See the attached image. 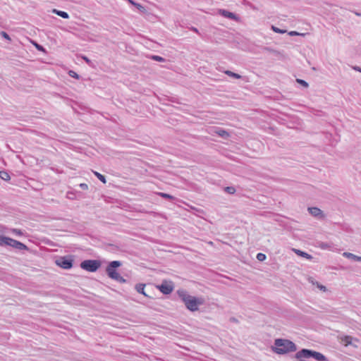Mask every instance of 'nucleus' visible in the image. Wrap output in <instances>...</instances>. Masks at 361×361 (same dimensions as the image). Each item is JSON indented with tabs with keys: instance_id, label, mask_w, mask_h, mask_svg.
<instances>
[{
	"instance_id": "34",
	"label": "nucleus",
	"mask_w": 361,
	"mask_h": 361,
	"mask_svg": "<svg viewBox=\"0 0 361 361\" xmlns=\"http://www.w3.org/2000/svg\"><path fill=\"white\" fill-rule=\"evenodd\" d=\"M78 186L83 190H86L88 189V185L86 183H80L78 185Z\"/></svg>"
},
{
	"instance_id": "3",
	"label": "nucleus",
	"mask_w": 361,
	"mask_h": 361,
	"mask_svg": "<svg viewBox=\"0 0 361 361\" xmlns=\"http://www.w3.org/2000/svg\"><path fill=\"white\" fill-rule=\"evenodd\" d=\"M295 358H313L317 361H326V357L322 353L307 348H302L295 354Z\"/></svg>"
},
{
	"instance_id": "10",
	"label": "nucleus",
	"mask_w": 361,
	"mask_h": 361,
	"mask_svg": "<svg viewBox=\"0 0 361 361\" xmlns=\"http://www.w3.org/2000/svg\"><path fill=\"white\" fill-rule=\"evenodd\" d=\"M308 211L312 216L317 217L319 219H324L325 216L323 212L318 207H308Z\"/></svg>"
},
{
	"instance_id": "25",
	"label": "nucleus",
	"mask_w": 361,
	"mask_h": 361,
	"mask_svg": "<svg viewBox=\"0 0 361 361\" xmlns=\"http://www.w3.org/2000/svg\"><path fill=\"white\" fill-rule=\"evenodd\" d=\"M224 191L226 192L228 194H234L235 192V188L233 186H227L224 188Z\"/></svg>"
},
{
	"instance_id": "13",
	"label": "nucleus",
	"mask_w": 361,
	"mask_h": 361,
	"mask_svg": "<svg viewBox=\"0 0 361 361\" xmlns=\"http://www.w3.org/2000/svg\"><path fill=\"white\" fill-rule=\"evenodd\" d=\"M128 1L130 4L133 5L134 6H135L140 13H145L147 12V10H146L145 7L143 6L142 5H141L140 4L137 3V2H135L133 0H128Z\"/></svg>"
},
{
	"instance_id": "20",
	"label": "nucleus",
	"mask_w": 361,
	"mask_h": 361,
	"mask_svg": "<svg viewBox=\"0 0 361 361\" xmlns=\"http://www.w3.org/2000/svg\"><path fill=\"white\" fill-rule=\"evenodd\" d=\"M93 173L94 174V176L101 181L103 183H106V177L105 176L99 173V172L97 171H93Z\"/></svg>"
},
{
	"instance_id": "11",
	"label": "nucleus",
	"mask_w": 361,
	"mask_h": 361,
	"mask_svg": "<svg viewBox=\"0 0 361 361\" xmlns=\"http://www.w3.org/2000/svg\"><path fill=\"white\" fill-rule=\"evenodd\" d=\"M146 286V284L145 283H137L135 286V289L136 290V291L142 295H143L144 296L147 297V298H150L151 297L149 296L145 290V288Z\"/></svg>"
},
{
	"instance_id": "15",
	"label": "nucleus",
	"mask_w": 361,
	"mask_h": 361,
	"mask_svg": "<svg viewBox=\"0 0 361 361\" xmlns=\"http://www.w3.org/2000/svg\"><path fill=\"white\" fill-rule=\"evenodd\" d=\"M343 256L346 257L347 258L353 260L355 262H361V257L357 256L353 253L350 252H344Z\"/></svg>"
},
{
	"instance_id": "14",
	"label": "nucleus",
	"mask_w": 361,
	"mask_h": 361,
	"mask_svg": "<svg viewBox=\"0 0 361 361\" xmlns=\"http://www.w3.org/2000/svg\"><path fill=\"white\" fill-rule=\"evenodd\" d=\"M52 13L56 14L57 16L64 18V19H68L69 15L67 12L57 10L56 8L52 10Z\"/></svg>"
},
{
	"instance_id": "32",
	"label": "nucleus",
	"mask_w": 361,
	"mask_h": 361,
	"mask_svg": "<svg viewBox=\"0 0 361 361\" xmlns=\"http://www.w3.org/2000/svg\"><path fill=\"white\" fill-rule=\"evenodd\" d=\"M11 232L17 235H23V232L22 230L20 229H18V228H12L11 229Z\"/></svg>"
},
{
	"instance_id": "8",
	"label": "nucleus",
	"mask_w": 361,
	"mask_h": 361,
	"mask_svg": "<svg viewBox=\"0 0 361 361\" xmlns=\"http://www.w3.org/2000/svg\"><path fill=\"white\" fill-rule=\"evenodd\" d=\"M157 288L164 295L171 294L174 289L173 282L167 281H163L160 285L157 286Z\"/></svg>"
},
{
	"instance_id": "27",
	"label": "nucleus",
	"mask_w": 361,
	"mask_h": 361,
	"mask_svg": "<svg viewBox=\"0 0 361 361\" xmlns=\"http://www.w3.org/2000/svg\"><path fill=\"white\" fill-rule=\"evenodd\" d=\"M296 82L305 88H307L309 87V84L305 80H304L302 79L298 78V79H296Z\"/></svg>"
},
{
	"instance_id": "19",
	"label": "nucleus",
	"mask_w": 361,
	"mask_h": 361,
	"mask_svg": "<svg viewBox=\"0 0 361 361\" xmlns=\"http://www.w3.org/2000/svg\"><path fill=\"white\" fill-rule=\"evenodd\" d=\"M0 178L4 180H9L11 179L9 173L6 171H0Z\"/></svg>"
},
{
	"instance_id": "6",
	"label": "nucleus",
	"mask_w": 361,
	"mask_h": 361,
	"mask_svg": "<svg viewBox=\"0 0 361 361\" xmlns=\"http://www.w3.org/2000/svg\"><path fill=\"white\" fill-rule=\"evenodd\" d=\"M123 264L122 262L118 260H114L109 262L106 267V274L111 279H114L119 273L117 269Z\"/></svg>"
},
{
	"instance_id": "43",
	"label": "nucleus",
	"mask_w": 361,
	"mask_h": 361,
	"mask_svg": "<svg viewBox=\"0 0 361 361\" xmlns=\"http://www.w3.org/2000/svg\"><path fill=\"white\" fill-rule=\"evenodd\" d=\"M68 195H74V194L73 192H68Z\"/></svg>"
},
{
	"instance_id": "5",
	"label": "nucleus",
	"mask_w": 361,
	"mask_h": 361,
	"mask_svg": "<svg viewBox=\"0 0 361 361\" xmlns=\"http://www.w3.org/2000/svg\"><path fill=\"white\" fill-rule=\"evenodd\" d=\"M81 269L89 272L97 271L102 266V262L99 259H85L80 264Z\"/></svg>"
},
{
	"instance_id": "38",
	"label": "nucleus",
	"mask_w": 361,
	"mask_h": 361,
	"mask_svg": "<svg viewBox=\"0 0 361 361\" xmlns=\"http://www.w3.org/2000/svg\"><path fill=\"white\" fill-rule=\"evenodd\" d=\"M230 322H234V323H238V320L235 317H231L230 318Z\"/></svg>"
},
{
	"instance_id": "16",
	"label": "nucleus",
	"mask_w": 361,
	"mask_h": 361,
	"mask_svg": "<svg viewBox=\"0 0 361 361\" xmlns=\"http://www.w3.org/2000/svg\"><path fill=\"white\" fill-rule=\"evenodd\" d=\"M317 247H319V248H321L322 250H329L332 247V244H329L328 243H324V242H321V241L317 242Z\"/></svg>"
},
{
	"instance_id": "29",
	"label": "nucleus",
	"mask_w": 361,
	"mask_h": 361,
	"mask_svg": "<svg viewBox=\"0 0 361 361\" xmlns=\"http://www.w3.org/2000/svg\"><path fill=\"white\" fill-rule=\"evenodd\" d=\"M114 281H116L121 283H125L127 282V280L125 279L123 276H121L120 274H118L114 279Z\"/></svg>"
},
{
	"instance_id": "4",
	"label": "nucleus",
	"mask_w": 361,
	"mask_h": 361,
	"mask_svg": "<svg viewBox=\"0 0 361 361\" xmlns=\"http://www.w3.org/2000/svg\"><path fill=\"white\" fill-rule=\"evenodd\" d=\"M0 246H9L18 250H29V247L25 244L3 235H0Z\"/></svg>"
},
{
	"instance_id": "31",
	"label": "nucleus",
	"mask_w": 361,
	"mask_h": 361,
	"mask_svg": "<svg viewBox=\"0 0 361 361\" xmlns=\"http://www.w3.org/2000/svg\"><path fill=\"white\" fill-rule=\"evenodd\" d=\"M33 44L35 45V48L38 51H42V52H45L46 51L44 47L42 45H41V44H38L37 42H34Z\"/></svg>"
},
{
	"instance_id": "2",
	"label": "nucleus",
	"mask_w": 361,
	"mask_h": 361,
	"mask_svg": "<svg viewBox=\"0 0 361 361\" xmlns=\"http://www.w3.org/2000/svg\"><path fill=\"white\" fill-rule=\"evenodd\" d=\"M274 353L278 355H284L297 350V345L293 341L285 338H276L274 346L271 347Z\"/></svg>"
},
{
	"instance_id": "7",
	"label": "nucleus",
	"mask_w": 361,
	"mask_h": 361,
	"mask_svg": "<svg viewBox=\"0 0 361 361\" xmlns=\"http://www.w3.org/2000/svg\"><path fill=\"white\" fill-rule=\"evenodd\" d=\"M74 259L73 255H66L59 257L56 261V264L63 269H71L73 266Z\"/></svg>"
},
{
	"instance_id": "24",
	"label": "nucleus",
	"mask_w": 361,
	"mask_h": 361,
	"mask_svg": "<svg viewBox=\"0 0 361 361\" xmlns=\"http://www.w3.org/2000/svg\"><path fill=\"white\" fill-rule=\"evenodd\" d=\"M271 30L276 33L284 34L286 32V30L280 29L274 25H271Z\"/></svg>"
},
{
	"instance_id": "22",
	"label": "nucleus",
	"mask_w": 361,
	"mask_h": 361,
	"mask_svg": "<svg viewBox=\"0 0 361 361\" xmlns=\"http://www.w3.org/2000/svg\"><path fill=\"white\" fill-rule=\"evenodd\" d=\"M311 282H312V284H314H314H316L317 287L320 290H322V291H323V292H326V291L327 290L326 287L325 286H324V285H322V284L319 283V282L316 281V282L314 283L313 281H312Z\"/></svg>"
},
{
	"instance_id": "26",
	"label": "nucleus",
	"mask_w": 361,
	"mask_h": 361,
	"mask_svg": "<svg viewBox=\"0 0 361 361\" xmlns=\"http://www.w3.org/2000/svg\"><path fill=\"white\" fill-rule=\"evenodd\" d=\"M68 75L71 78H73L77 80H79L80 78V76L76 72H75L74 71H72V70L68 71Z\"/></svg>"
},
{
	"instance_id": "1",
	"label": "nucleus",
	"mask_w": 361,
	"mask_h": 361,
	"mask_svg": "<svg viewBox=\"0 0 361 361\" xmlns=\"http://www.w3.org/2000/svg\"><path fill=\"white\" fill-rule=\"evenodd\" d=\"M177 294L185 304L186 308L191 312L198 310L199 305H202L204 303V299L202 298L190 295L185 290H178Z\"/></svg>"
},
{
	"instance_id": "28",
	"label": "nucleus",
	"mask_w": 361,
	"mask_h": 361,
	"mask_svg": "<svg viewBox=\"0 0 361 361\" xmlns=\"http://www.w3.org/2000/svg\"><path fill=\"white\" fill-rule=\"evenodd\" d=\"M256 257H257V260H259V262H263L266 259L267 256L264 253L259 252V253H257Z\"/></svg>"
},
{
	"instance_id": "21",
	"label": "nucleus",
	"mask_w": 361,
	"mask_h": 361,
	"mask_svg": "<svg viewBox=\"0 0 361 361\" xmlns=\"http://www.w3.org/2000/svg\"><path fill=\"white\" fill-rule=\"evenodd\" d=\"M158 195L164 199H167V200H174L175 199V197L173 196H172L171 195L165 193V192H160L158 193Z\"/></svg>"
},
{
	"instance_id": "17",
	"label": "nucleus",
	"mask_w": 361,
	"mask_h": 361,
	"mask_svg": "<svg viewBox=\"0 0 361 361\" xmlns=\"http://www.w3.org/2000/svg\"><path fill=\"white\" fill-rule=\"evenodd\" d=\"M216 133L219 136H220L221 137L224 138V139H226L229 137V133L226 130L221 129V128L218 129L216 131Z\"/></svg>"
},
{
	"instance_id": "39",
	"label": "nucleus",
	"mask_w": 361,
	"mask_h": 361,
	"mask_svg": "<svg viewBox=\"0 0 361 361\" xmlns=\"http://www.w3.org/2000/svg\"><path fill=\"white\" fill-rule=\"evenodd\" d=\"M190 30L199 34V30H197V28H196L195 27H191Z\"/></svg>"
},
{
	"instance_id": "36",
	"label": "nucleus",
	"mask_w": 361,
	"mask_h": 361,
	"mask_svg": "<svg viewBox=\"0 0 361 361\" xmlns=\"http://www.w3.org/2000/svg\"><path fill=\"white\" fill-rule=\"evenodd\" d=\"M82 59L89 65H90L92 63L91 60L86 56H83Z\"/></svg>"
},
{
	"instance_id": "9",
	"label": "nucleus",
	"mask_w": 361,
	"mask_h": 361,
	"mask_svg": "<svg viewBox=\"0 0 361 361\" xmlns=\"http://www.w3.org/2000/svg\"><path fill=\"white\" fill-rule=\"evenodd\" d=\"M218 13L224 18L233 20L236 22L240 21V17L238 15L226 9H219Z\"/></svg>"
},
{
	"instance_id": "37",
	"label": "nucleus",
	"mask_w": 361,
	"mask_h": 361,
	"mask_svg": "<svg viewBox=\"0 0 361 361\" xmlns=\"http://www.w3.org/2000/svg\"><path fill=\"white\" fill-rule=\"evenodd\" d=\"M352 68L356 71L361 72V68L360 66H352Z\"/></svg>"
},
{
	"instance_id": "35",
	"label": "nucleus",
	"mask_w": 361,
	"mask_h": 361,
	"mask_svg": "<svg viewBox=\"0 0 361 361\" xmlns=\"http://www.w3.org/2000/svg\"><path fill=\"white\" fill-rule=\"evenodd\" d=\"M288 35L290 36L303 35V34H300V33L298 32L297 31H290L288 32Z\"/></svg>"
},
{
	"instance_id": "40",
	"label": "nucleus",
	"mask_w": 361,
	"mask_h": 361,
	"mask_svg": "<svg viewBox=\"0 0 361 361\" xmlns=\"http://www.w3.org/2000/svg\"><path fill=\"white\" fill-rule=\"evenodd\" d=\"M109 247H111L113 250L118 249V246L114 245V244H109Z\"/></svg>"
},
{
	"instance_id": "33",
	"label": "nucleus",
	"mask_w": 361,
	"mask_h": 361,
	"mask_svg": "<svg viewBox=\"0 0 361 361\" xmlns=\"http://www.w3.org/2000/svg\"><path fill=\"white\" fill-rule=\"evenodd\" d=\"M263 50L264 51H269V52H271V53H274L275 54H278L279 52L274 49H273L272 48L269 47H264L263 48Z\"/></svg>"
},
{
	"instance_id": "18",
	"label": "nucleus",
	"mask_w": 361,
	"mask_h": 361,
	"mask_svg": "<svg viewBox=\"0 0 361 361\" xmlns=\"http://www.w3.org/2000/svg\"><path fill=\"white\" fill-rule=\"evenodd\" d=\"M224 73L231 78H233L235 79H240L242 78V76L240 75H239L238 73H234V72H232L231 71H224Z\"/></svg>"
},
{
	"instance_id": "23",
	"label": "nucleus",
	"mask_w": 361,
	"mask_h": 361,
	"mask_svg": "<svg viewBox=\"0 0 361 361\" xmlns=\"http://www.w3.org/2000/svg\"><path fill=\"white\" fill-rule=\"evenodd\" d=\"M150 58L154 60V61H159V62H164L166 61V59L160 56H158V55H152L150 56Z\"/></svg>"
},
{
	"instance_id": "41",
	"label": "nucleus",
	"mask_w": 361,
	"mask_h": 361,
	"mask_svg": "<svg viewBox=\"0 0 361 361\" xmlns=\"http://www.w3.org/2000/svg\"><path fill=\"white\" fill-rule=\"evenodd\" d=\"M354 13L357 16H361V13H359V12H357V11H355Z\"/></svg>"
},
{
	"instance_id": "12",
	"label": "nucleus",
	"mask_w": 361,
	"mask_h": 361,
	"mask_svg": "<svg viewBox=\"0 0 361 361\" xmlns=\"http://www.w3.org/2000/svg\"><path fill=\"white\" fill-rule=\"evenodd\" d=\"M293 251L298 256L302 257L307 259H312L313 258L311 255H310L307 252H305L302 250H298V249H293Z\"/></svg>"
},
{
	"instance_id": "42",
	"label": "nucleus",
	"mask_w": 361,
	"mask_h": 361,
	"mask_svg": "<svg viewBox=\"0 0 361 361\" xmlns=\"http://www.w3.org/2000/svg\"><path fill=\"white\" fill-rule=\"evenodd\" d=\"M68 198L71 199V200H73L74 199V197H73V195H71V196H68Z\"/></svg>"
},
{
	"instance_id": "30",
	"label": "nucleus",
	"mask_w": 361,
	"mask_h": 361,
	"mask_svg": "<svg viewBox=\"0 0 361 361\" xmlns=\"http://www.w3.org/2000/svg\"><path fill=\"white\" fill-rule=\"evenodd\" d=\"M0 35L5 39L8 40V41H11V39L9 36V35L5 32V31H1L0 32Z\"/></svg>"
}]
</instances>
